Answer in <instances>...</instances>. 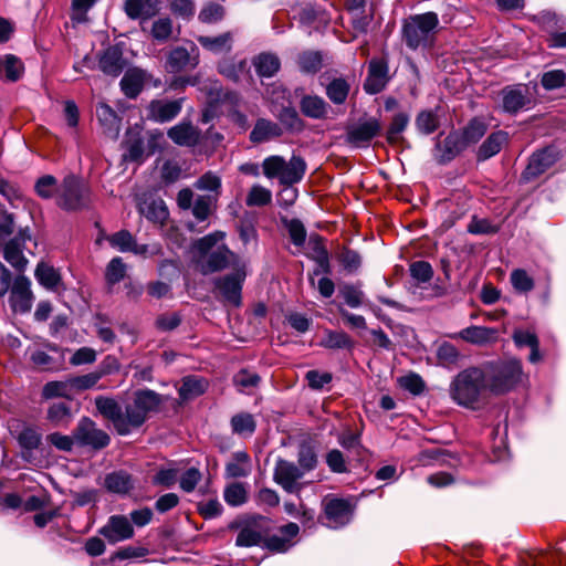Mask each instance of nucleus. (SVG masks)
<instances>
[{
	"label": "nucleus",
	"instance_id": "nucleus-1",
	"mask_svg": "<svg viewBox=\"0 0 566 566\" xmlns=\"http://www.w3.org/2000/svg\"><path fill=\"white\" fill-rule=\"evenodd\" d=\"M450 397L459 406L476 409L488 391L483 367L471 366L461 370L450 384Z\"/></svg>",
	"mask_w": 566,
	"mask_h": 566
},
{
	"label": "nucleus",
	"instance_id": "nucleus-2",
	"mask_svg": "<svg viewBox=\"0 0 566 566\" xmlns=\"http://www.w3.org/2000/svg\"><path fill=\"white\" fill-rule=\"evenodd\" d=\"M482 367L486 375L488 391L495 396L510 392L526 379L522 361L514 357L486 361Z\"/></svg>",
	"mask_w": 566,
	"mask_h": 566
},
{
	"label": "nucleus",
	"instance_id": "nucleus-3",
	"mask_svg": "<svg viewBox=\"0 0 566 566\" xmlns=\"http://www.w3.org/2000/svg\"><path fill=\"white\" fill-rule=\"evenodd\" d=\"M439 27V18L434 12H426L409 17L403 24V40L408 48L431 46Z\"/></svg>",
	"mask_w": 566,
	"mask_h": 566
},
{
	"label": "nucleus",
	"instance_id": "nucleus-4",
	"mask_svg": "<svg viewBox=\"0 0 566 566\" xmlns=\"http://www.w3.org/2000/svg\"><path fill=\"white\" fill-rule=\"evenodd\" d=\"M262 168L266 178H277L282 186H292L304 177L306 164L298 156H293L289 161L281 156H270L263 160Z\"/></svg>",
	"mask_w": 566,
	"mask_h": 566
},
{
	"label": "nucleus",
	"instance_id": "nucleus-5",
	"mask_svg": "<svg viewBox=\"0 0 566 566\" xmlns=\"http://www.w3.org/2000/svg\"><path fill=\"white\" fill-rule=\"evenodd\" d=\"M56 203L67 211L81 210L90 203V189L77 177L70 175L59 189Z\"/></svg>",
	"mask_w": 566,
	"mask_h": 566
},
{
	"label": "nucleus",
	"instance_id": "nucleus-6",
	"mask_svg": "<svg viewBox=\"0 0 566 566\" xmlns=\"http://www.w3.org/2000/svg\"><path fill=\"white\" fill-rule=\"evenodd\" d=\"M245 276V265L240 264L235 268V272L216 279L214 286L227 302L239 306L241 304L242 283Z\"/></svg>",
	"mask_w": 566,
	"mask_h": 566
},
{
	"label": "nucleus",
	"instance_id": "nucleus-7",
	"mask_svg": "<svg viewBox=\"0 0 566 566\" xmlns=\"http://www.w3.org/2000/svg\"><path fill=\"white\" fill-rule=\"evenodd\" d=\"M107 241L112 248L124 253L130 252L143 256L161 254V248L158 244H138L134 235L127 230H120L108 235Z\"/></svg>",
	"mask_w": 566,
	"mask_h": 566
},
{
	"label": "nucleus",
	"instance_id": "nucleus-8",
	"mask_svg": "<svg viewBox=\"0 0 566 566\" xmlns=\"http://www.w3.org/2000/svg\"><path fill=\"white\" fill-rule=\"evenodd\" d=\"M324 524L331 528H339L348 524L353 517L349 501L337 497H325L323 501Z\"/></svg>",
	"mask_w": 566,
	"mask_h": 566
},
{
	"label": "nucleus",
	"instance_id": "nucleus-9",
	"mask_svg": "<svg viewBox=\"0 0 566 566\" xmlns=\"http://www.w3.org/2000/svg\"><path fill=\"white\" fill-rule=\"evenodd\" d=\"M74 440L81 446H88L94 449H102L108 446L109 436L98 429L90 418H82L73 432Z\"/></svg>",
	"mask_w": 566,
	"mask_h": 566
},
{
	"label": "nucleus",
	"instance_id": "nucleus-10",
	"mask_svg": "<svg viewBox=\"0 0 566 566\" xmlns=\"http://www.w3.org/2000/svg\"><path fill=\"white\" fill-rule=\"evenodd\" d=\"M198 265L200 272L207 275L222 271L229 265H234V268H237L240 264L238 262L237 255L233 252H231L224 244H221L218 245L210 253L202 256L199 260Z\"/></svg>",
	"mask_w": 566,
	"mask_h": 566
},
{
	"label": "nucleus",
	"instance_id": "nucleus-11",
	"mask_svg": "<svg viewBox=\"0 0 566 566\" xmlns=\"http://www.w3.org/2000/svg\"><path fill=\"white\" fill-rule=\"evenodd\" d=\"M303 475V470L293 462L279 459L275 463L273 480L287 493L300 492L301 484L298 480L302 479Z\"/></svg>",
	"mask_w": 566,
	"mask_h": 566
},
{
	"label": "nucleus",
	"instance_id": "nucleus-12",
	"mask_svg": "<svg viewBox=\"0 0 566 566\" xmlns=\"http://www.w3.org/2000/svg\"><path fill=\"white\" fill-rule=\"evenodd\" d=\"M10 294V305L14 312L28 313L32 307L33 294L31 282L23 275H18L13 280Z\"/></svg>",
	"mask_w": 566,
	"mask_h": 566
},
{
	"label": "nucleus",
	"instance_id": "nucleus-13",
	"mask_svg": "<svg viewBox=\"0 0 566 566\" xmlns=\"http://www.w3.org/2000/svg\"><path fill=\"white\" fill-rule=\"evenodd\" d=\"M31 239L29 229H22L11 239L3 249V256L17 271L23 272L27 268L28 260L23 255V245L25 241Z\"/></svg>",
	"mask_w": 566,
	"mask_h": 566
},
{
	"label": "nucleus",
	"instance_id": "nucleus-14",
	"mask_svg": "<svg viewBox=\"0 0 566 566\" xmlns=\"http://www.w3.org/2000/svg\"><path fill=\"white\" fill-rule=\"evenodd\" d=\"M99 534L103 535L108 543L115 544L132 538L134 528L126 516L112 515L107 523L101 528Z\"/></svg>",
	"mask_w": 566,
	"mask_h": 566
},
{
	"label": "nucleus",
	"instance_id": "nucleus-15",
	"mask_svg": "<svg viewBox=\"0 0 566 566\" xmlns=\"http://www.w3.org/2000/svg\"><path fill=\"white\" fill-rule=\"evenodd\" d=\"M557 157L558 154L553 145H547L542 150L535 153L522 175L523 179L528 181L536 178L549 168L557 160Z\"/></svg>",
	"mask_w": 566,
	"mask_h": 566
},
{
	"label": "nucleus",
	"instance_id": "nucleus-16",
	"mask_svg": "<svg viewBox=\"0 0 566 566\" xmlns=\"http://www.w3.org/2000/svg\"><path fill=\"white\" fill-rule=\"evenodd\" d=\"M199 64V52L195 45L190 50L182 46L172 49L167 57V67L170 72L177 73L192 70Z\"/></svg>",
	"mask_w": 566,
	"mask_h": 566
},
{
	"label": "nucleus",
	"instance_id": "nucleus-17",
	"mask_svg": "<svg viewBox=\"0 0 566 566\" xmlns=\"http://www.w3.org/2000/svg\"><path fill=\"white\" fill-rule=\"evenodd\" d=\"M182 99H154L147 106L148 118L165 123L174 119L181 111Z\"/></svg>",
	"mask_w": 566,
	"mask_h": 566
},
{
	"label": "nucleus",
	"instance_id": "nucleus-18",
	"mask_svg": "<svg viewBox=\"0 0 566 566\" xmlns=\"http://www.w3.org/2000/svg\"><path fill=\"white\" fill-rule=\"evenodd\" d=\"M95 406L98 412L113 423L117 433L125 436L123 409L118 402L113 398L98 396L95 398Z\"/></svg>",
	"mask_w": 566,
	"mask_h": 566
},
{
	"label": "nucleus",
	"instance_id": "nucleus-19",
	"mask_svg": "<svg viewBox=\"0 0 566 566\" xmlns=\"http://www.w3.org/2000/svg\"><path fill=\"white\" fill-rule=\"evenodd\" d=\"M452 338H461L462 340L483 346L486 344L495 343L497 339V329L493 327L486 326H476L472 325L467 328L461 329L460 332L450 335Z\"/></svg>",
	"mask_w": 566,
	"mask_h": 566
},
{
	"label": "nucleus",
	"instance_id": "nucleus-20",
	"mask_svg": "<svg viewBox=\"0 0 566 566\" xmlns=\"http://www.w3.org/2000/svg\"><path fill=\"white\" fill-rule=\"evenodd\" d=\"M98 66L104 74L118 76L125 67L122 49L118 45L105 49L99 56Z\"/></svg>",
	"mask_w": 566,
	"mask_h": 566
},
{
	"label": "nucleus",
	"instance_id": "nucleus-21",
	"mask_svg": "<svg viewBox=\"0 0 566 566\" xmlns=\"http://www.w3.org/2000/svg\"><path fill=\"white\" fill-rule=\"evenodd\" d=\"M388 65L382 60H373L369 63L368 76L364 87L367 93H379L388 81Z\"/></svg>",
	"mask_w": 566,
	"mask_h": 566
},
{
	"label": "nucleus",
	"instance_id": "nucleus-22",
	"mask_svg": "<svg viewBox=\"0 0 566 566\" xmlns=\"http://www.w3.org/2000/svg\"><path fill=\"white\" fill-rule=\"evenodd\" d=\"M160 0H125L124 10L130 19L147 20L158 13Z\"/></svg>",
	"mask_w": 566,
	"mask_h": 566
},
{
	"label": "nucleus",
	"instance_id": "nucleus-23",
	"mask_svg": "<svg viewBox=\"0 0 566 566\" xmlns=\"http://www.w3.org/2000/svg\"><path fill=\"white\" fill-rule=\"evenodd\" d=\"M24 72V65L20 57L13 54L0 56V80L6 82H17Z\"/></svg>",
	"mask_w": 566,
	"mask_h": 566
},
{
	"label": "nucleus",
	"instance_id": "nucleus-24",
	"mask_svg": "<svg viewBox=\"0 0 566 566\" xmlns=\"http://www.w3.org/2000/svg\"><path fill=\"white\" fill-rule=\"evenodd\" d=\"M252 464L245 451H237L226 464L227 478H245L251 473Z\"/></svg>",
	"mask_w": 566,
	"mask_h": 566
},
{
	"label": "nucleus",
	"instance_id": "nucleus-25",
	"mask_svg": "<svg viewBox=\"0 0 566 566\" xmlns=\"http://www.w3.org/2000/svg\"><path fill=\"white\" fill-rule=\"evenodd\" d=\"M512 338L516 347L522 348L527 346L531 348V354L528 356L530 363L536 364L542 359V355L539 353V340L534 333L524 329H515Z\"/></svg>",
	"mask_w": 566,
	"mask_h": 566
},
{
	"label": "nucleus",
	"instance_id": "nucleus-26",
	"mask_svg": "<svg viewBox=\"0 0 566 566\" xmlns=\"http://www.w3.org/2000/svg\"><path fill=\"white\" fill-rule=\"evenodd\" d=\"M198 42L201 46L213 54L228 53L232 49L233 35L231 32H226L218 36H205L198 38Z\"/></svg>",
	"mask_w": 566,
	"mask_h": 566
},
{
	"label": "nucleus",
	"instance_id": "nucleus-27",
	"mask_svg": "<svg viewBox=\"0 0 566 566\" xmlns=\"http://www.w3.org/2000/svg\"><path fill=\"white\" fill-rule=\"evenodd\" d=\"M74 397L70 377L64 380L49 381L42 388V398H64L72 400Z\"/></svg>",
	"mask_w": 566,
	"mask_h": 566
},
{
	"label": "nucleus",
	"instance_id": "nucleus-28",
	"mask_svg": "<svg viewBox=\"0 0 566 566\" xmlns=\"http://www.w3.org/2000/svg\"><path fill=\"white\" fill-rule=\"evenodd\" d=\"M139 210L148 220L157 223H164L169 214L168 209L161 199L144 201L139 206Z\"/></svg>",
	"mask_w": 566,
	"mask_h": 566
},
{
	"label": "nucleus",
	"instance_id": "nucleus-29",
	"mask_svg": "<svg viewBox=\"0 0 566 566\" xmlns=\"http://www.w3.org/2000/svg\"><path fill=\"white\" fill-rule=\"evenodd\" d=\"M207 389V381L197 376H187L178 390L182 400H191L202 395Z\"/></svg>",
	"mask_w": 566,
	"mask_h": 566
},
{
	"label": "nucleus",
	"instance_id": "nucleus-30",
	"mask_svg": "<svg viewBox=\"0 0 566 566\" xmlns=\"http://www.w3.org/2000/svg\"><path fill=\"white\" fill-rule=\"evenodd\" d=\"M124 426H125V436L129 434L134 429L142 427L147 420V416L139 408L138 405L132 399L129 403L126 405L125 411H123Z\"/></svg>",
	"mask_w": 566,
	"mask_h": 566
},
{
	"label": "nucleus",
	"instance_id": "nucleus-31",
	"mask_svg": "<svg viewBox=\"0 0 566 566\" xmlns=\"http://www.w3.org/2000/svg\"><path fill=\"white\" fill-rule=\"evenodd\" d=\"M105 486L111 492L125 494L134 488V481L127 472L117 471L106 476Z\"/></svg>",
	"mask_w": 566,
	"mask_h": 566
},
{
	"label": "nucleus",
	"instance_id": "nucleus-32",
	"mask_svg": "<svg viewBox=\"0 0 566 566\" xmlns=\"http://www.w3.org/2000/svg\"><path fill=\"white\" fill-rule=\"evenodd\" d=\"M133 400L147 417L150 412L156 411L163 402L160 395L150 389L137 390L134 392Z\"/></svg>",
	"mask_w": 566,
	"mask_h": 566
},
{
	"label": "nucleus",
	"instance_id": "nucleus-33",
	"mask_svg": "<svg viewBox=\"0 0 566 566\" xmlns=\"http://www.w3.org/2000/svg\"><path fill=\"white\" fill-rule=\"evenodd\" d=\"M381 126L376 118H361L352 129V137L357 140H368L377 136Z\"/></svg>",
	"mask_w": 566,
	"mask_h": 566
},
{
	"label": "nucleus",
	"instance_id": "nucleus-34",
	"mask_svg": "<svg viewBox=\"0 0 566 566\" xmlns=\"http://www.w3.org/2000/svg\"><path fill=\"white\" fill-rule=\"evenodd\" d=\"M144 85V76L142 72L137 70H130L126 72L120 81V87L127 97H136Z\"/></svg>",
	"mask_w": 566,
	"mask_h": 566
},
{
	"label": "nucleus",
	"instance_id": "nucleus-35",
	"mask_svg": "<svg viewBox=\"0 0 566 566\" xmlns=\"http://www.w3.org/2000/svg\"><path fill=\"white\" fill-rule=\"evenodd\" d=\"M18 441L22 449V457L29 459L32 451L38 449L41 444V433L33 428H24L20 432Z\"/></svg>",
	"mask_w": 566,
	"mask_h": 566
},
{
	"label": "nucleus",
	"instance_id": "nucleus-36",
	"mask_svg": "<svg viewBox=\"0 0 566 566\" xmlns=\"http://www.w3.org/2000/svg\"><path fill=\"white\" fill-rule=\"evenodd\" d=\"M34 275L38 282L49 290L56 289L61 281L59 272L46 263H39Z\"/></svg>",
	"mask_w": 566,
	"mask_h": 566
},
{
	"label": "nucleus",
	"instance_id": "nucleus-37",
	"mask_svg": "<svg viewBox=\"0 0 566 566\" xmlns=\"http://www.w3.org/2000/svg\"><path fill=\"white\" fill-rule=\"evenodd\" d=\"M46 418L56 427L67 426L72 419L71 407L63 401L54 402L49 407Z\"/></svg>",
	"mask_w": 566,
	"mask_h": 566
},
{
	"label": "nucleus",
	"instance_id": "nucleus-38",
	"mask_svg": "<svg viewBox=\"0 0 566 566\" xmlns=\"http://www.w3.org/2000/svg\"><path fill=\"white\" fill-rule=\"evenodd\" d=\"M503 109L507 113L521 111L527 103L526 96L521 90L505 88L502 92Z\"/></svg>",
	"mask_w": 566,
	"mask_h": 566
},
{
	"label": "nucleus",
	"instance_id": "nucleus-39",
	"mask_svg": "<svg viewBox=\"0 0 566 566\" xmlns=\"http://www.w3.org/2000/svg\"><path fill=\"white\" fill-rule=\"evenodd\" d=\"M231 429L233 433L239 436H252L255 431L256 423L254 417L248 412H240L231 418Z\"/></svg>",
	"mask_w": 566,
	"mask_h": 566
},
{
	"label": "nucleus",
	"instance_id": "nucleus-40",
	"mask_svg": "<svg viewBox=\"0 0 566 566\" xmlns=\"http://www.w3.org/2000/svg\"><path fill=\"white\" fill-rule=\"evenodd\" d=\"M308 245L311 248V258L322 268L325 273L331 272L329 258L325 249L322 238L314 235L310 238Z\"/></svg>",
	"mask_w": 566,
	"mask_h": 566
},
{
	"label": "nucleus",
	"instance_id": "nucleus-41",
	"mask_svg": "<svg viewBox=\"0 0 566 566\" xmlns=\"http://www.w3.org/2000/svg\"><path fill=\"white\" fill-rule=\"evenodd\" d=\"M256 73L262 77L273 76L280 69L279 59L270 53H262L253 62Z\"/></svg>",
	"mask_w": 566,
	"mask_h": 566
},
{
	"label": "nucleus",
	"instance_id": "nucleus-42",
	"mask_svg": "<svg viewBox=\"0 0 566 566\" xmlns=\"http://www.w3.org/2000/svg\"><path fill=\"white\" fill-rule=\"evenodd\" d=\"M302 112L313 118H322L327 113V104L319 96H305L301 102Z\"/></svg>",
	"mask_w": 566,
	"mask_h": 566
},
{
	"label": "nucleus",
	"instance_id": "nucleus-43",
	"mask_svg": "<svg viewBox=\"0 0 566 566\" xmlns=\"http://www.w3.org/2000/svg\"><path fill=\"white\" fill-rule=\"evenodd\" d=\"M280 135L281 129L276 124L260 119L251 133V142H263L265 139L276 138Z\"/></svg>",
	"mask_w": 566,
	"mask_h": 566
},
{
	"label": "nucleus",
	"instance_id": "nucleus-44",
	"mask_svg": "<svg viewBox=\"0 0 566 566\" xmlns=\"http://www.w3.org/2000/svg\"><path fill=\"white\" fill-rule=\"evenodd\" d=\"M272 191L262 185H253L245 198V205L248 207H264L271 203Z\"/></svg>",
	"mask_w": 566,
	"mask_h": 566
},
{
	"label": "nucleus",
	"instance_id": "nucleus-45",
	"mask_svg": "<svg viewBox=\"0 0 566 566\" xmlns=\"http://www.w3.org/2000/svg\"><path fill=\"white\" fill-rule=\"evenodd\" d=\"M264 542V535L261 531H259L255 526H245L243 527L235 539V544L238 546H256L261 545Z\"/></svg>",
	"mask_w": 566,
	"mask_h": 566
},
{
	"label": "nucleus",
	"instance_id": "nucleus-46",
	"mask_svg": "<svg viewBox=\"0 0 566 566\" xmlns=\"http://www.w3.org/2000/svg\"><path fill=\"white\" fill-rule=\"evenodd\" d=\"M325 348H352L353 342L345 332L327 331L321 342Z\"/></svg>",
	"mask_w": 566,
	"mask_h": 566
},
{
	"label": "nucleus",
	"instance_id": "nucleus-47",
	"mask_svg": "<svg viewBox=\"0 0 566 566\" xmlns=\"http://www.w3.org/2000/svg\"><path fill=\"white\" fill-rule=\"evenodd\" d=\"M223 497L230 506H240L247 502L248 491L244 484L235 482L224 489Z\"/></svg>",
	"mask_w": 566,
	"mask_h": 566
},
{
	"label": "nucleus",
	"instance_id": "nucleus-48",
	"mask_svg": "<svg viewBox=\"0 0 566 566\" xmlns=\"http://www.w3.org/2000/svg\"><path fill=\"white\" fill-rule=\"evenodd\" d=\"M168 136L172 142H198L197 129L190 123H180L169 129Z\"/></svg>",
	"mask_w": 566,
	"mask_h": 566
},
{
	"label": "nucleus",
	"instance_id": "nucleus-49",
	"mask_svg": "<svg viewBox=\"0 0 566 566\" xmlns=\"http://www.w3.org/2000/svg\"><path fill=\"white\" fill-rule=\"evenodd\" d=\"M510 281L513 289L518 293H528L535 286L533 277L523 269L513 270L510 275Z\"/></svg>",
	"mask_w": 566,
	"mask_h": 566
},
{
	"label": "nucleus",
	"instance_id": "nucleus-50",
	"mask_svg": "<svg viewBox=\"0 0 566 566\" xmlns=\"http://www.w3.org/2000/svg\"><path fill=\"white\" fill-rule=\"evenodd\" d=\"M438 109L422 111L416 118L417 129L422 134L433 133L439 127Z\"/></svg>",
	"mask_w": 566,
	"mask_h": 566
},
{
	"label": "nucleus",
	"instance_id": "nucleus-51",
	"mask_svg": "<svg viewBox=\"0 0 566 566\" xmlns=\"http://www.w3.org/2000/svg\"><path fill=\"white\" fill-rule=\"evenodd\" d=\"M349 93V84L343 78H335L326 88L328 98L335 104H343Z\"/></svg>",
	"mask_w": 566,
	"mask_h": 566
},
{
	"label": "nucleus",
	"instance_id": "nucleus-52",
	"mask_svg": "<svg viewBox=\"0 0 566 566\" xmlns=\"http://www.w3.org/2000/svg\"><path fill=\"white\" fill-rule=\"evenodd\" d=\"M96 116L102 126L109 130H117L119 119L117 114L111 106L105 103H99L96 106Z\"/></svg>",
	"mask_w": 566,
	"mask_h": 566
},
{
	"label": "nucleus",
	"instance_id": "nucleus-53",
	"mask_svg": "<svg viewBox=\"0 0 566 566\" xmlns=\"http://www.w3.org/2000/svg\"><path fill=\"white\" fill-rule=\"evenodd\" d=\"M70 379H71L73 392L75 395L80 391H84V390L94 388L97 385V382L101 380V375H97L96 371L94 370V371L85 374V375L72 376V377H70Z\"/></svg>",
	"mask_w": 566,
	"mask_h": 566
},
{
	"label": "nucleus",
	"instance_id": "nucleus-54",
	"mask_svg": "<svg viewBox=\"0 0 566 566\" xmlns=\"http://www.w3.org/2000/svg\"><path fill=\"white\" fill-rule=\"evenodd\" d=\"M339 294L352 308H357L363 304L364 292L356 285L344 284L339 289Z\"/></svg>",
	"mask_w": 566,
	"mask_h": 566
},
{
	"label": "nucleus",
	"instance_id": "nucleus-55",
	"mask_svg": "<svg viewBox=\"0 0 566 566\" xmlns=\"http://www.w3.org/2000/svg\"><path fill=\"white\" fill-rule=\"evenodd\" d=\"M461 151L460 144H434L432 155L440 164L452 160Z\"/></svg>",
	"mask_w": 566,
	"mask_h": 566
},
{
	"label": "nucleus",
	"instance_id": "nucleus-56",
	"mask_svg": "<svg viewBox=\"0 0 566 566\" xmlns=\"http://www.w3.org/2000/svg\"><path fill=\"white\" fill-rule=\"evenodd\" d=\"M410 275L418 284L427 283L432 279L433 270L427 261H416L410 264Z\"/></svg>",
	"mask_w": 566,
	"mask_h": 566
},
{
	"label": "nucleus",
	"instance_id": "nucleus-57",
	"mask_svg": "<svg viewBox=\"0 0 566 566\" xmlns=\"http://www.w3.org/2000/svg\"><path fill=\"white\" fill-rule=\"evenodd\" d=\"M126 273V264L119 256L113 258L106 268V280L109 284H116L120 282Z\"/></svg>",
	"mask_w": 566,
	"mask_h": 566
},
{
	"label": "nucleus",
	"instance_id": "nucleus-58",
	"mask_svg": "<svg viewBox=\"0 0 566 566\" xmlns=\"http://www.w3.org/2000/svg\"><path fill=\"white\" fill-rule=\"evenodd\" d=\"M56 178L51 175H45L36 180L34 190L39 197L50 199L56 192Z\"/></svg>",
	"mask_w": 566,
	"mask_h": 566
},
{
	"label": "nucleus",
	"instance_id": "nucleus-59",
	"mask_svg": "<svg viewBox=\"0 0 566 566\" xmlns=\"http://www.w3.org/2000/svg\"><path fill=\"white\" fill-rule=\"evenodd\" d=\"M179 486L182 491L192 492L202 479L201 472L197 468H189L184 473H179Z\"/></svg>",
	"mask_w": 566,
	"mask_h": 566
},
{
	"label": "nucleus",
	"instance_id": "nucleus-60",
	"mask_svg": "<svg viewBox=\"0 0 566 566\" xmlns=\"http://www.w3.org/2000/svg\"><path fill=\"white\" fill-rule=\"evenodd\" d=\"M566 83V73L562 70L547 71L542 75L541 84L547 90H556L564 86Z\"/></svg>",
	"mask_w": 566,
	"mask_h": 566
},
{
	"label": "nucleus",
	"instance_id": "nucleus-61",
	"mask_svg": "<svg viewBox=\"0 0 566 566\" xmlns=\"http://www.w3.org/2000/svg\"><path fill=\"white\" fill-rule=\"evenodd\" d=\"M499 227L493 224L489 219L473 217L468 224V232L472 234H493L499 231Z\"/></svg>",
	"mask_w": 566,
	"mask_h": 566
},
{
	"label": "nucleus",
	"instance_id": "nucleus-62",
	"mask_svg": "<svg viewBox=\"0 0 566 566\" xmlns=\"http://www.w3.org/2000/svg\"><path fill=\"white\" fill-rule=\"evenodd\" d=\"M195 187L198 190L212 191L217 195L221 188V178L212 171L203 174L196 182Z\"/></svg>",
	"mask_w": 566,
	"mask_h": 566
},
{
	"label": "nucleus",
	"instance_id": "nucleus-63",
	"mask_svg": "<svg viewBox=\"0 0 566 566\" xmlns=\"http://www.w3.org/2000/svg\"><path fill=\"white\" fill-rule=\"evenodd\" d=\"M437 357L440 364L450 366L457 364L460 353L457 347L450 343H442L437 350Z\"/></svg>",
	"mask_w": 566,
	"mask_h": 566
},
{
	"label": "nucleus",
	"instance_id": "nucleus-64",
	"mask_svg": "<svg viewBox=\"0 0 566 566\" xmlns=\"http://www.w3.org/2000/svg\"><path fill=\"white\" fill-rule=\"evenodd\" d=\"M326 464L334 473H346L348 471L344 454L338 449H333L326 454Z\"/></svg>",
	"mask_w": 566,
	"mask_h": 566
}]
</instances>
